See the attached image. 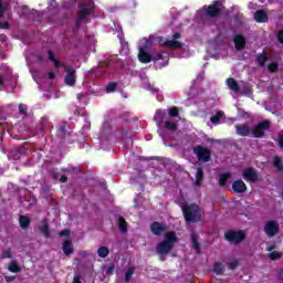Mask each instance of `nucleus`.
<instances>
[{
    "mask_svg": "<svg viewBox=\"0 0 283 283\" xmlns=\"http://www.w3.org/2000/svg\"><path fill=\"white\" fill-rule=\"evenodd\" d=\"M181 211L184 213L186 224H196L202 221V212L200 211V206L197 203H182Z\"/></svg>",
    "mask_w": 283,
    "mask_h": 283,
    "instance_id": "1",
    "label": "nucleus"
},
{
    "mask_svg": "<svg viewBox=\"0 0 283 283\" xmlns=\"http://www.w3.org/2000/svg\"><path fill=\"white\" fill-rule=\"evenodd\" d=\"M203 17H209L210 19H218V17H222V12H224V4L222 0H214L209 6H203L201 9Z\"/></svg>",
    "mask_w": 283,
    "mask_h": 283,
    "instance_id": "2",
    "label": "nucleus"
},
{
    "mask_svg": "<svg viewBox=\"0 0 283 283\" xmlns=\"http://www.w3.org/2000/svg\"><path fill=\"white\" fill-rule=\"evenodd\" d=\"M223 238L224 240H227V242H230L231 244H242V242L247 240V233L244 232V230L235 231L233 229H230L224 232Z\"/></svg>",
    "mask_w": 283,
    "mask_h": 283,
    "instance_id": "3",
    "label": "nucleus"
},
{
    "mask_svg": "<svg viewBox=\"0 0 283 283\" xmlns=\"http://www.w3.org/2000/svg\"><path fill=\"white\" fill-rule=\"evenodd\" d=\"M153 62L155 63L156 70H163L169 65V53L159 51L153 54Z\"/></svg>",
    "mask_w": 283,
    "mask_h": 283,
    "instance_id": "4",
    "label": "nucleus"
},
{
    "mask_svg": "<svg viewBox=\"0 0 283 283\" xmlns=\"http://www.w3.org/2000/svg\"><path fill=\"white\" fill-rule=\"evenodd\" d=\"M271 129V122L269 119H264L258 123L252 129L251 134L253 138H264V134Z\"/></svg>",
    "mask_w": 283,
    "mask_h": 283,
    "instance_id": "5",
    "label": "nucleus"
},
{
    "mask_svg": "<svg viewBox=\"0 0 283 283\" xmlns=\"http://www.w3.org/2000/svg\"><path fill=\"white\" fill-rule=\"evenodd\" d=\"M192 151L197 156L199 163H210L211 150L209 148H205L202 145H197L192 148Z\"/></svg>",
    "mask_w": 283,
    "mask_h": 283,
    "instance_id": "6",
    "label": "nucleus"
},
{
    "mask_svg": "<svg viewBox=\"0 0 283 283\" xmlns=\"http://www.w3.org/2000/svg\"><path fill=\"white\" fill-rule=\"evenodd\" d=\"M264 232L269 238H275L280 233V223L275 220L268 221L264 227Z\"/></svg>",
    "mask_w": 283,
    "mask_h": 283,
    "instance_id": "7",
    "label": "nucleus"
},
{
    "mask_svg": "<svg viewBox=\"0 0 283 283\" xmlns=\"http://www.w3.org/2000/svg\"><path fill=\"white\" fill-rule=\"evenodd\" d=\"M242 176L243 180H247V182H258V180H260V175H258V170L253 167L245 168Z\"/></svg>",
    "mask_w": 283,
    "mask_h": 283,
    "instance_id": "8",
    "label": "nucleus"
},
{
    "mask_svg": "<svg viewBox=\"0 0 283 283\" xmlns=\"http://www.w3.org/2000/svg\"><path fill=\"white\" fill-rule=\"evenodd\" d=\"M64 70L66 72L64 83L69 85V87H74V85H76V70L70 66H64Z\"/></svg>",
    "mask_w": 283,
    "mask_h": 283,
    "instance_id": "9",
    "label": "nucleus"
},
{
    "mask_svg": "<svg viewBox=\"0 0 283 283\" xmlns=\"http://www.w3.org/2000/svg\"><path fill=\"white\" fill-rule=\"evenodd\" d=\"M182 35L180 34V33H175L174 35H172V39L174 40H166L165 42H164V45H165V48H170L171 50H180V49H182V44H181V42L180 41H178V39H180Z\"/></svg>",
    "mask_w": 283,
    "mask_h": 283,
    "instance_id": "10",
    "label": "nucleus"
},
{
    "mask_svg": "<svg viewBox=\"0 0 283 283\" xmlns=\"http://www.w3.org/2000/svg\"><path fill=\"white\" fill-rule=\"evenodd\" d=\"M171 249H174V244L167 241H161L156 247L158 255H168V253H171Z\"/></svg>",
    "mask_w": 283,
    "mask_h": 283,
    "instance_id": "11",
    "label": "nucleus"
},
{
    "mask_svg": "<svg viewBox=\"0 0 283 283\" xmlns=\"http://www.w3.org/2000/svg\"><path fill=\"white\" fill-rule=\"evenodd\" d=\"M150 231L154 235H163L165 231H167V226L165 223L155 221L150 224Z\"/></svg>",
    "mask_w": 283,
    "mask_h": 283,
    "instance_id": "12",
    "label": "nucleus"
},
{
    "mask_svg": "<svg viewBox=\"0 0 283 283\" xmlns=\"http://www.w3.org/2000/svg\"><path fill=\"white\" fill-rule=\"evenodd\" d=\"M247 184L242 179H237L232 182V191L234 193H247Z\"/></svg>",
    "mask_w": 283,
    "mask_h": 283,
    "instance_id": "13",
    "label": "nucleus"
},
{
    "mask_svg": "<svg viewBox=\"0 0 283 283\" xmlns=\"http://www.w3.org/2000/svg\"><path fill=\"white\" fill-rule=\"evenodd\" d=\"M233 41H234V48L239 52L244 50V48H247V39L244 38V35L238 34L234 36Z\"/></svg>",
    "mask_w": 283,
    "mask_h": 283,
    "instance_id": "14",
    "label": "nucleus"
},
{
    "mask_svg": "<svg viewBox=\"0 0 283 283\" xmlns=\"http://www.w3.org/2000/svg\"><path fill=\"white\" fill-rule=\"evenodd\" d=\"M138 60L140 63H151V61H154V55L145 51L144 48H140L138 53Z\"/></svg>",
    "mask_w": 283,
    "mask_h": 283,
    "instance_id": "15",
    "label": "nucleus"
},
{
    "mask_svg": "<svg viewBox=\"0 0 283 283\" xmlns=\"http://www.w3.org/2000/svg\"><path fill=\"white\" fill-rule=\"evenodd\" d=\"M256 23H269V13L264 10H256L254 13Z\"/></svg>",
    "mask_w": 283,
    "mask_h": 283,
    "instance_id": "16",
    "label": "nucleus"
},
{
    "mask_svg": "<svg viewBox=\"0 0 283 283\" xmlns=\"http://www.w3.org/2000/svg\"><path fill=\"white\" fill-rule=\"evenodd\" d=\"M234 127L238 136H251V128H249V125L237 124Z\"/></svg>",
    "mask_w": 283,
    "mask_h": 283,
    "instance_id": "17",
    "label": "nucleus"
},
{
    "mask_svg": "<svg viewBox=\"0 0 283 283\" xmlns=\"http://www.w3.org/2000/svg\"><path fill=\"white\" fill-rule=\"evenodd\" d=\"M227 86L229 87V90H231V92H234L235 94H238V92H240V84L238 83V81H235V78L233 77H228L226 80Z\"/></svg>",
    "mask_w": 283,
    "mask_h": 283,
    "instance_id": "18",
    "label": "nucleus"
},
{
    "mask_svg": "<svg viewBox=\"0 0 283 283\" xmlns=\"http://www.w3.org/2000/svg\"><path fill=\"white\" fill-rule=\"evenodd\" d=\"M62 251L65 255H72V253H74V245L72 244V240H65L62 243Z\"/></svg>",
    "mask_w": 283,
    "mask_h": 283,
    "instance_id": "19",
    "label": "nucleus"
},
{
    "mask_svg": "<svg viewBox=\"0 0 283 283\" xmlns=\"http://www.w3.org/2000/svg\"><path fill=\"white\" fill-rule=\"evenodd\" d=\"M90 14H92V8H87V7L83 6V4H81L80 6V10L77 12V17L80 19L85 20V19H87V17H90Z\"/></svg>",
    "mask_w": 283,
    "mask_h": 283,
    "instance_id": "20",
    "label": "nucleus"
},
{
    "mask_svg": "<svg viewBox=\"0 0 283 283\" xmlns=\"http://www.w3.org/2000/svg\"><path fill=\"white\" fill-rule=\"evenodd\" d=\"M202 180H205V170L202 167H198L196 172L195 187H200L202 185Z\"/></svg>",
    "mask_w": 283,
    "mask_h": 283,
    "instance_id": "21",
    "label": "nucleus"
},
{
    "mask_svg": "<svg viewBox=\"0 0 283 283\" xmlns=\"http://www.w3.org/2000/svg\"><path fill=\"white\" fill-rule=\"evenodd\" d=\"M231 180V172H223L219 176V187L224 189L227 187V182Z\"/></svg>",
    "mask_w": 283,
    "mask_h": 283,
    "instance_id": "22",
    "label": "nucleus"
},
{
    "mask_svg": "<svg viewBox=\"0 0 283 283\" xmlns=\"http://www.w3.org/2000/svg\"><path fill=\"white\" fill-rule=\"evenodd\" d=\"M164 238V242H168V244H176V242H178V237L176 235V232H166Z\"/></svg>",
    "mask_w": 283,
    "mask_h": 283,
    "instance_id": "23",
    "label": "nucleus"
},
{
    "mask_svg": "<svg viewBox=\"0 0 283 283\" xmlns=\"http://www.w3.org/2000/svg\"><path fill=\"white\" fill-rule=\"evenodd\" d=\"M212 271L216 275H224V264L222 262L213 263Z\"/></svg>",
    "mask_w": 283,
    "mask_h": 283,
    "instance_id": "24",
    "label": "nucleus"
},
{
    "mask_svg": "<svg viewBox=\"0 0 283 283\" xmlns=\"http://www.w3.org/2000/svg\"><path fill=\"white\" fill-rule=\"evenodd\" d=\"M32 220L25 216H20L19 217V224L20 228H22L23 230L28 229L31 224Z\"/></svg>",
    "mask_w": 283,
    "mask_h": 283,
    "instance_id": "25",
    "label": "nucleus"
},
{
    "mask_svg": "<svg viewBox=\"0 0 283 283\" xmlns=\"http://www.w3.org/2000/svg\"><path fill=\"white\" fill-rule=\"evenodd\" d=\"M117 227L120 231V233H127V221L125 220L124 217H119L118 220H117Z\"/></svg>",
    "mask_w": 283,
    "mask_h": 283,
    "instance_id": "26",
    "label": "nucleus"
},
{
    "mask_svg": "<svg viewBox=\"0 0 283 283\" xmlns=\"http://www.w3.org/2000/svg\"><path fill=\"white\" fill-rule=\"evenodd\" d=\"M256 61L260 67H264V65H266V62L269 61V55L266 54V52L263 51L256 56Z\"/></svg>",
    "mask_w": 283,
    "mask_h": 283,
    "instance_id": "27",
    "label": "nucleus"
},
{
    "mask_svg": "<svg viewBox=\"0 0 283 283\" xmlns=\"http://www.w3.org/2000/svg\"><path fill=\"white\" fill-rule=\"evenodd\" d=\"M8 271H10V273H21V266L19 263H17V261H10Z\"/></svg>",
    "mask_w": 283,
    "mask_h": 283,
    "instance_id": "28",
    "label": "nucleus"
},
{
    "mask_svg": "<svg viewBox=\"0 0 283 283\" xmlns=\"http://www.w3.org/2000/svg\"><path fill=\"white\" fill-rule=\"evenodd\" d=\"M273 167L277 169V171H283V163L282 157L275 156L273 159Z\"/></svg>",
    "mask_w": 283,
    "mask_h": 283,
    "instance_id": "29",
    "label": "nucleus"
},
{
    "mask_svg": "<svg viewBox=\"0 0 283 283\" xmlns=\"http://www.w3.org/2000/svg\"><path fill=\"white\" fill-rule=\"evenodd\" d=\"M190 240L192 242V249H195L197 252L200 251V242L198 241V235L192 233Z\"/></svg>",
    "mask_w": 283,
    "mask_h": 283,
    "instance_id": "30",
    "label": "nucleus"
},
{
    "mask_svg": "<svg viewBox=\"0 0 283 283\" xmlns=\"http://www.w3.org/2000/svg\"><path fill=\"white\" fill-rule=\"evenodd\" d=\"M98 258H107L109 255V248L108 247H99L97 249Z\"/></svg>",
    "mask_w": 283,
    "mask_h": 283,
    "instance_id": "31",
    "label": "nucleus"
},
{
    "mask_svg": "<svg viewBox=\"0 0 283 283\" xmlns=\"http://www.w3.org/2000/svg\"><path fill=\"white\" fill-rule=\"evenodd\" d=\"M12 250L11 249H7L3 250L1 255H0V260H12Z\"/></svg>",
    "mask_w": 283,
    "mask_h": 283,
    "instance_id": "32",
    "label": "nucleus"
},
{
    "mask_svg": "<svg viewBox=\"0 0 283 283\" xmlns=\"http://www.w3.org/2000/svg\"><path fill=\"white\" fill-rule=\"evenodd\" d=\"M222 116H224V113L222 111H219L217 112L216 115H213L211 118H210V122L216 124V123H220V120H222Z\"/></svg>",
    "mask_w": 283,
    "mask_h": 283,
    "instance_id": "33",
    "label": "nucleus"
},
{
    "mask_svg": "<svg viewBox=\"0 0 283 283\" xmlns=\"http://www.w3.org/2000/svg\"><path fill=\"white\" fill-rule=\"evenodd\" d=\"M18 112H19L20 116L28 117V105L19 104Z\"/></svg>",
    "mask_w": 283,
    "mask_h": 283,
    "instance_id": "34",
    "label": "nucleus"
},
{
    "mask_svg": "<svg viewBox=\"0 0 283 283\" xmlns=\"http://www.w3.org/2000/svg\"><path fill=\"white\" fill-rule=\"evenodd\" d=\"M168 114H169L170 118H176L177 116H179L180 109H178V107H176V106H172V107L168 108Z\"/></svg>",
    "mask_w": 283,
    "mask_h": 283,
    "instance_id": "35",
    "label": "nucleus"
},
{
    "mask_svg": "<svg viewBox=\"0 0 283 283\" xmlns=\"http://www.w3.org/2000/svg\"><path fill=\"white\" fill-rule=\"evenodd\" d=\"M118 84L116 82H111L106 86V94H112V92H116Z\"/></svg>",
    "mask_w": 283,
    "mask_h": 283,
    "instance_id": "36",
    "label": "nucleus"
},
{
    "mask_svg": "<svg viewBox=\"0 0 283 283\" xmlns=\"http://www.w3.org/2000/svg\"><path fill=\"white\" fill-rule=\"evenodd\" d=\"M40 232L44 235V238H50V226L48 223H44L40 228Z\"/></svg>",
    "mask_w": 283,
    "mask_h": 283,
    "instance_id": "37",
    "label": "nucleus"
},
{
    "mask_svg": "<svg viewBox=\"0 0 283 283\" xmlns=\"http://www.w3.org/2000/svg\"><path fill=\"white\" fill-rule=\"evenodd\" d=\"M154 118L156 123H163V118H165V112L157 109Z\"/></svg>",
    "mask_w": 283,
    "mask_h": 283,
    "instance_id": "38",
    "label": "nucleus"
},
{
    "mask_svg": "<svg viewBox=\"0 0 283 283\" xmlns=\"http://www.w3.org/2000/svg\"><path fill=\"white\" fill-rule=\"evenodd\" d=\"M166 129H169V132H176L178 129V125L174 122H165Z\"/></svg>",
    "mask_w": 283,
    "mask_h": 283,
    "instance_id": "39",
    "label": "nucleus"
},
{
    "mask_svg": "<svg viewBox=\"0 0 283 283\" xmlns=\"http://www.w3.org/2000/svg\"><path fill=\"white\" fill-rule=\"evenodd\" d=\"M240 266V261H238V259H234L232 262L228 263V269H230V271H235V269H238Z\"/></svg>",
    "mask_w": 283,
    "mask_h": 283,
    "instance_id": "40",
    "label": "nucleus"
},
{
    "mask_svg": "<svg viewBox=\"0 0 283 283\" xmlns=\"http://www.w3.org/2000/svg\"><path fill=\"white\" fill-rule=\"evenodd\" d=\"M279 65L277 62H272L268 65V70L269 72H271V74H275V72H277Z\"/></svg>",
    "mask_w": 283,
    "mask_h": 283,
    "instance_id": "41",
    "label": "nucleus"
},
{
    "mask_svg": "<svg viewBox=\"0 0 283 283\" xmlns=\"http://www.w3.org/2000/svg\"><path fill=\"white\" fill-rule=\"evenodd\" d=\"M48 127H50V122L45 118H42L40 122V129L42 132H45V129H48Z\"/></svg>",
    "mask_w": 283,
    "mask_h": 283,
    "instance_id": "42",
    "label": "nucleus"
},
{
    "mask_svg": "<svg viewBox=\"0 0 283 283\" xmlns=\"http://www.w3.org/2000/svg\"><path fill=\"white\" fill-rule=\"evenodd\" d=\"M132 275H134V268H128V270L125 273V282H130Z\"/></svg>",
    "mask_w": 283,
    "mask_h": 283,
    "instance_id": "43",
    "label": "nucleus"
},
{
    "mask_svg": "<svg viewBox=\"0 0 283 283\" xmlns=\"http://www.w3.org/2000/svg\"><path fill=\"white\" fill-rule=\"evenodd\" d=\"M270 260H280L282 258V253L277 251H273L269 253Z\"/></svg>",
    "mask_w": 283,
    "mask_h": 283,
    "instance_id": "44",
    "label": "nucleus"
},
{
    "mask_svg": "<svg viewBox=\"0 0 283 283\" xmlns=\"http://www.w3.org/2000/svg\"><path fill=\"white\" fill-rule=\"evenodd\" d=\"M65 127H66V124H65V123L60 126L59 133H57V136H59L60 138H64V137H65V133H66Z\"/></svg>",
    "mask_w": 283,
    "mask_h": 283,
    "instance_id": "45",
    "label": "nucleus"
},
{
    "mask_svg": "<svg viewBox=\"0 0 283 283\" xmlns=\"http://www.w3.org/2000/svg\"><path fill=\"white\" fill-rule=\"evenodd\" d=\"M7 10H8V4L1 2L0 3V19H3V14H6Z\"/></svg>",
    "mask_w": 283,
    "mask_h": 283,
    "instance_id": "46",
    "label": "nucleus"
},
{
    "mask_svg": "<svg viewBox=\"0 0 283 283\" xmlns=\"http://www.w3.org/2000/svg\"><path fill=\"white\" fill-rule=\"evenodd\" d=\"M59 235H60V238H70V230L64 229V230L60 231Z\"/></svg>",
    "mask_w": 283,
    "mask_h": 283,
    "instance_id": "47",
    "label": "nucleus"
},
{
    "mask_svg": "<svg viewBox=\"0 0 283 283\" xmlns=\"http://www.w3.org/2000/svg\"><path fill=\"white\" fill-rule=\"evenodd\" d=\"M83 19H81L78 15H77V19L75 20V30H78V28H81V24L83 23Z\"/></svg>",
    "mask_w": 283,
    "mask_h": 283,
    "instance_id": "48",
    "label": "nucleus"
},
{
    "mask_svg": "<svg viewBox=\"0 0 283 283\" xmlns=\"http://www.w3.org/2000/svg\"><path fill=\"white\" fill-rule=\"evenodd\" d=\"M0 30H10V23L0 22Z\"/></svg>",
    "mask_w": 283,
    "mask_h": 283,
    "instance_id": "49",
    "label": "nucleus"
},
{
    "mask_svg": "<svg viewBox=\"0 0 283 283\" xmlns=\"http://www.w3.org/2000/svg\"><path fill=\"white\" fill-rule=\"evenodd\" d=\"M81 274H75L72 283H83Z\"/></svg>",
    "mask_w": 283,
    "mask_h": 283,
    "instance_id": "50",
    "label": "nucleus"
},
{
    "mask_svg": "<svg viewBox=\"0 0 283 283\" xmlns=\"http://www.w3.org/2000/svg\"><path fill=\"white\" fill-rule=\"evenodd\" d=\"M59 8V4L56 3V0H51L50 1V9L51 10H56Z\"/></svg>",
    "mask_w": 283,
    "mask_h": 283,
    "instance_id": "51",
    "label": "nucleus"
},
{
    "mask_svg": "<svg viewBox=\"0 0 283 283\" xmlns=\"http://www.w3.org/2000/svg\"><path fill=\"white\" fill-rule=\"evenodd\" d=\"M49 61H56V56H54V52L52 50L48 51Z\"/></svg>",
    "mask_w": 283,
    "mask_h": 283,
    "instance_id": "52",
    "label": "nucleus"
},
{
    "mask_svg": "<svg viewBox=\"0 0 283 283\" xmlns=\"http://www.w3.org/2000/svg\"><path fill=\"white\" fill-rule=\"evenodd\" d=\"M277 41L283 46V30L279 31V33H277Z\"/></svg>",
    "mask_w": 283,
    "mask_h": 283,
    "instance_id": "53",
    "label": "nucleus"
},
{
    "mask_svg": "<svg viewBox=\"0 0 283 283\" xmlns=\"http://www.w3.org/2000/svg\"><path fill=\"white\" fill-rule=\"evenodd\" d=\"M106 275H114V266L112 265V266H108L107 269H106Z\"/></svg>",
    "mask_w": 283,
    "mask_h": 283,
    "instance_id": "54",
    "label": "nucleus"
},
{
    "mask_svg": "<svg viewBox=\"0 0 283 283\" xmlns=\"http://www.w3.org/2000/svg\"><path fill=\"white\" fill-rule=\"evenodd\" d=\"M277 145H279V147H281V149H283V135L279 136Z\"/></svg>",
    "mask_w": 283,
    "mask_h": 283,
    "instance_id": "55",
    "label": "nucleus"
},
{
    "mask_svg": "<svg viewBox=\"0 0 283 283\" xmlns=\"http://www.w3.org/2000/svg\"><path fill=\"white\" fill-rule=\"evenodd\" d=\"M52 63H54V67H56V70L61 67V61H59L57 59H55Z\"/></svg>",
    "mask_w": 283,
    "mask_h": 283,
    "instance_id": "56",
    "label": "nucleus"
},
{
    "mask_svg": "<svg viewBox=\"0 0 283 283\" xmlns=\"http://www.w3.org/2000/svg\"><path fill=\"white\" fill-rule=\"evenodd\" d=\"M99 67H109V61H103L99 63Z\"/></svg>",
    "mask_w": 283,
    "mask_h": 283,
    "instance_id": "57",
    "label": "nucleus"
},
{
    "mask_svg": "<svg viewBox=\"0 0 283 283\" xmlns=\"http://www.w3.org/2000/svg\"><path fill=\"white\" fill-rule=\"evenodd\" d=\"M6 282H14L17 280L15 276H4Z\"/></svg>",
    "mask_w": 283,
    "mask_h": 283,
    "instance_id": "58",
    "label": "nucleus"
},
{
    "mask_svg": "<svg viewBox=\"0 0 283 283\" xmlns=\"http://www.w3.org/2000/svg\"><path fill=\"white\" fill-rule=\"evenodd\" d=\"M48 76H49L50 81H54V78H56V75L54 74V72H49Z\"/></svg>",
    "mask_w": 283,
    "mask_h": 283,
    "instance_id": "59",
    "label": "nucleus"
},
{
    "mask_svg": "<svg viewBox=\"0 0 283 283\" xmlns=\"http://www.w3.org/2000/svg\"><path fill=\"white\" fill-rule=\"evenodd\" d=\"M60 182H67V176L62 175V176L60 177Z\"/></svg>",
    "mask_w": 283,
    "mask_h": 283,
    "instance_id": "60",
    "label": "nucleus"
},
{
    "mask_svg": "<svg viewBox=\"0 0 283 283\" xmlns=\"http://www.w3.org/2000/svg\"><path fill=\"white\" fill-rule=\"evenodd\" d=\"M0 85H1V87H3V85H6V82H3V78L1 77V75H0Z\"/></svg>",
    "mask_w": 283,
    "mask_h": 283,
    "instance_id": "61",
    "label": "nucleus"
},
{
    "mask_svg": "<svg viewBox=\"0 0 283 283\" xmlns=\"http://www.w3.org/2000/svg\"><path fill=\"white\" fill-rule=\"evenodd\" d=\"M275 249V244H272L268 248V251H273Z\"/></svg>",
    "mask_w": 283,
    "mask_h": 283,
    "instance_id": "62",
    "label": "nucleus"
},
{
    "mask_svg": "<svg viewBox=\"0 0 283 283\" xmlns=\"http://www.w3.org/2000/svg\"><path fill=\"white\" fill-rule=\"evenodd\" d=\"M83 96L85 95H76L77 101H83Z\"/></svg>",
    "mask_w": 283,
    "mask_h": 283,
    "instance_id": "63",
    "label": "nucleus"
},
{
    "mask_svg": "<svg viewBox=\"0 0 283 283\" xmlns=\"http://www.w3.org/2000/svg\"><path fill=\"white\" fill-rule=\"evenodd\" d=\"M0 3H3V0H0Z\"/></svg>",
    "mask_w": 283,
    "mask_h": 283,
    "instance_id": "64",
    "label": "nucleus"
}]
</instances>
